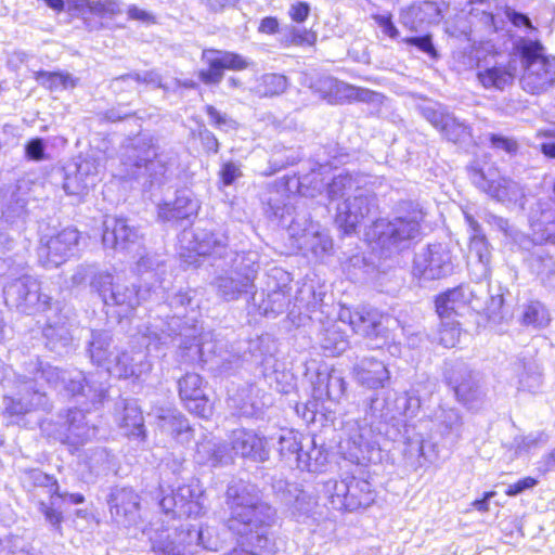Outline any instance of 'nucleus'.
Returning <instances> with one entry per match:
<instances>
[{
  "mask_svg": "<svg viewBox=\"0 0 555 555\" xmlns=\"http://www.w3.org/2000/svg\"><path fill=\"white\" fill-rule=\"evenodd\" d=\"M400 210L406 214L390 220L378 219L374 222L377 244L386 256L408 248L412 241L421 236V223L425 214L420 205L403 202L400 205Z\"/></svg>",
  "mask_w": 555,
  "mask_h": 555,
  "instance_id": "obj_7",
  "label": "nucleus"
},
{
  "mask_svg": "<svg viewBox=\"0 0 555 555\" xmlns=\"http://www.w3.org/2000/svg\"><path fill=\"white\" fill-rule=\"evenodd\" d=\"M232 461V455L228 447L216 440H205L197 444L196 462L211 467L228 465Z\"/></svg>",
  "mask_w": 555,
  "mask_h": 555,
  "instance_id": "obj_39",
  "label": "nucleus"
},
{
  "mask_svg": "<svg viewBox=\"0 0 555 555\" xmlns=\"http://www.w3.org/2000/svg\"><path fill=\"white\" fill-rule=\"evenodd\" d=\"M126 82L131 86L146 83L156 88L162 87V78L156 70L133 72L120 75L111 80L109 87L114 92L119 93L125 90L124 83Z\"/></svg>",
  "mask_w": 555,
  "mask_h": 555,
  "instance_id": "obj_49",
  "label": "nucleus"
},
{
  "mask_svg": "<svg viewBox=\"0 0 555 555\" xmlns=\"http://www.w3.org/2000/svg\"><path fill=\"white\" fill-rule=\"evenodd\" d=\"M528 220L533 242L555 244V199L540 198L531 206Z\"/></svg>",
  "mask_w": 555,
  "mask_h": 555,
  "instance_id": "obj_26",
  "label": "nucleus"
},
{
  "mask_svg": "<svg viewBox=\"0 0 555 555\" xmlns=\"http://www.w3.org/2000/svg\"><path fill=\"white\" fill-rule=\"evenodd\" d=\"M228 404L245 417H258L271 404L269 395L255 384H246L229 393Z\"/></svg>",
  "mask_w": 555,
  "mask_h": 555,
  "instance_id": "obj_27",
  "label": "nucleus"
},
{
  "mask_svg": "<svg viewBox=\"0 0 555 555\" xmlns=\"http://www.w3.org/2000/svg\"><path fill=\"white\" fill-rule=\"evenodd\" d=\"M421 112L423 117L449 141L465 143L472 139L470 127L448 113L441 105H426Z\"/></svg>",
  "mask_w": 555,
  "mask_h": 555,
  "instance_id": "obj_22",
  "label": "nucleus"
},
{
  "mask_svg": "<svg viewBox=\"0 0 555 555\" xmlns=\"http://www.w3.org/2000/svg\"><path fill=\"white\" fill-rule=\"evenodd\" d=\"M474 4L475 7L470 12L472 18L476 20L488 35L504 30L505 21L503 18L498 17L492 12L478 8V5L483 4V0H478Z\"/></svg>",
  "mask_w": 555,
  "mask_h": 555,
  "instance_id": "obj_55",
  "label": "nucleus"
},
{
  "mask_svg": "<svg viewBox=\"0 0 555 555\" xmlns=\"http://www.w3.org/2000/svg\"><path fill=\"white\" fill-rule=\"evenodd\" d=\"M357 382L370 389L384 388L390 379V372L384 362L374 358H363L353 366Z\"/></svg>",
  "mask_w": 555,
  "mask_h": 555,
  "instance_id": "obj_34",
  "label": "nucleus"
},
{
  "mask_svg": "<svg viewBox=\"0 0 555 555\" xmlns=\"http://www.w3.org/2000/svg\"><path fill=\"white\" fill-rule=\"evenodd\" d=\"M288 87L286 76L276 73L262 75L257 83V93L261 96H275L282 94Z\"/></svg>",
  "mask_w": 555,
  "mask_h": 555,
  "instance_id": "obj_54",
  "label": "nucleus"
},
{
  "mask_svg": "<svg viewBox=\"0 0 555 555\" xmlns=\"http://www.w3.org/2000/svg\"><path fill=\"white\" fill-rule=\"evenodd\" d=\"M324 491L330 505L335 511H357L365 508L374 502L372 485L364 479L349 477L344 480H328Z\"/></svg>",
  "mask_w": 555,
  "mask_h": 555,
  "instance_id": "obj_12",
  "label": "nucleus"
},
{
  "mask_svg": "<svg viewBox=\"0 0 555 555\" xmlns=\"http://www.w3.org/2000/svg\"><path fill=\"white\" fill-rule=\"evenodd\" d=\"M304 442L305 438H298L297 434L294 431H283L279 436V452L281 457L286 461L294 460L296 462V456L301 452Z\"/></svg>",
  "mask_w": 555,
  "mask_h": 555,
  "instance_id": "obj_57",
  "label": "nucleus"
},
{
  "mask_svg": "<svg viewBox=\"0 0 555 555\" xmlns=\"http://www.w3.org/2000/svg\"><path fill=\"white\" fill-rule=\"evenodd\" d=\"M152 367L151 362L147 359V352L144 350L118 352L111 360L105 371L91 373L95 376V379L102 382L108 389L106 379L109 375L117 376L119 378H127L130 376L141 377L142 375L150 372Z\"/></svg>",
  "mask_w": 555,
  "mask_h": 555,
  "instance_id": "obj_21",
  "label": "nucleus"
},
{
  "mask_svg": "<svg viewBox=\"0 0 555 555\" xmlns=\"http://www.w3.org/2000/svg\"><path fill=\"white\" fill-rule=\"evenodd\" d=\"M142 234L131 221L124 217L105 216L102 224V243L105 248L117 251L138 250Z\"/></svg>",
  "mask_w": 555,
  "mask_h": 555,
  "instance_id": "obj_19",
  "label": "nucleus"
},
{
  "mask_svg": "<svg viewBox=\"0 0 555 555\" xmlns=\"http://www.w3.org/2000/svg\"><path fill=\"white\" fill-rule=\"evenodd\" d=\"M193 250L201 256H209L215 259L232 257L228 250V237L222 233L202 232L195 234Z\"/></svg>",
  "mask_w": 555,
  "mask_h": 555,
  "instance_id": "obj_36",
  "label": "nucleus"
},
{
  "mask_svg": "<svg viewBox=\"0 0 555 555\" xmlns=\"http://www.w3.org/2000/svg\"><path fill=\"white\" fill-rule=\"evenodd\" d=\"M443 377L457 401L468 408H473L483 396L479 374L462 361L447 363Z\"/></svg>",
  "mask_w": 555,
  "mask_h": 555,
  "instance_id": "obj_16",
  "label": "nucleus"
},
{
  "mask_svg": "<svg viewBox=\"0 0 555 555\" xmlns=\"http://www.w3.org/2000/svg\"><path fill=\"white\" fill-rule=\"evenodd\" d=\"M395 404L399 413L405 418H412L416 416L421 408L418 390L412 387L410 390L398 396Z\"/></svg>",
  "mask_w": 555,
  "mask_h": 555,
  "instance_id": "obj_59",
  "label": "nucleus"
},
{
  "mask_svg": "<svg viewBox=\"0 0 555 555\" xmlns=\"http://www.w3.org/2000/svg\"><path fill=\"white\" fill-rule=\"evenodd\" d=\"M28 372L37 382L43 379L49 386L64 389L81 408L67 411L65 421L60 424L55 439L72 446L83 444L96 434L94 426L86 422V412L98 410L106 399V386L95 379L92 374L85 375L81 371H62L39 359L29 363Z\"/></svg>",
  "mask_w": 555,
  "mask_h": 555,
  "instance_id": "obj_2",
  "label": "nucleus"
},
{
  "mask_svg": "<svg viewBox=\"0 0 555 555\" xmlns=\"http://www.w3.org/2000/svg\"><path fill=\"white\" fill-rule=\"evenodd\" d=\"M214 55L218 60L222 70H242L250 65L248 59L234 52L214 50Z\"/></svg>",
  "mask_w": 555,
  "mask_h": 555,
  "instance_id": "obj_63",
  "label": "nucleus"
},
{
  "mask_svg": "<svg viewBox=\"0 0 555 555\" xmlns=\"http://www.w3.org/2000/svg\"><path fill=\"white\" fill-rule=\"evenodd\" d=\"M225 502L230 509L228 528L237 537V544L223 555H274L268 534L276 513L260 500L256 487L233 481L228 486Z\"/></svg>",
  "mask_w": 555,
  "mask_h": 555,
  "instance_id": "obj_3",
  "label": "nucleus"
},
{
  "mask_svg": "<svg viewBox=\"0 0 555 555\" xmlns=\"http://www.w3.org/2000/svg\"><path fill=\"white\" fill-rule=\"evenodd\" d=\"M122 415L119 420V426L128 437L144 440L145 427L144 418L135 400H121Z\"/></svg>",
  "mask_w": 555,
  "mask_h": 555,
  "instance_id": "obj_40",
  "label": "nucleus"
},
{
  "mask_svg": "<svg viewBox=\"0 0 555 555\" xmlns=\"http://www.w3.org/2000/svg\"><path fill=\"white\" fill-rule=\"evenodd\" d=\"M3 405L5 413L15 416L23 415L31 410L50 408L47 395L39 388H35L33 382H25L18 398L4 397Z\"/></svg>",
  "mask_w": 555,
  "mask_h": 555,
  "instance_id": "obj_31",
  "label": "nucleus"
},
{
  "mask_svg": "<svg viewBox=\"0 0 555 555\" xmlns=\"http://www.w3.org/2000/svg\"><path fill=\"white\" fill-rule=\"evenodd\" d=\"M320 296L321 294H319V297ZM317 297L318 295L315 294L312 286H305L299 289L297 296L295 297L294 306L298 307L299 310L305 308L307 312H314L320 306L319 301L322 300L321 298L318 299Z\"/></svg>",
  "mask_w": 555,
  "mask_h": 555,
  "instance_id": "obj_64",
  "label": "nucleus"
},
{
  "mask_svg": "<svg viewBox=\"0 0 555 555\" xmlns=\"http://www.w3.org/2000/svg\"><path fill=\"white\" fill-rule=\"evenodd\" d=\"M263 376L271 387L279 392L288 393L294 385V375L282 367L275 359L267 358L263 362Z\"/></svg>",
  "mask_w": 555,
  "mask_h": 555,
  "instance_id": "obj_47",
  "label": "nucleus"
},
{
  "mask_svg": "<svg viewBox=\"0 0 555 555\" xmlns=\"http://www.w3.org/2000/svg\"><path fill=\"white\" fill-rule=\"evenodd\" d=\"M232 450L236 455L255 462H264L269 459V449L263 436L255 430L237 428L231 435Z\"/></svg>",
  "mask_w": 555,
  "mask_h": 555,
  "instance_id": "obj_29",
  "label": "nucleus"
},
{
  "mask_svg": "<svg viewBox=\"0 0 555 555\" xmlns=\"http://www.w3.org/2000/svg\"><path fill=\"white\" fill-rule=\"evenodd\" d=\"M327 462V454L321 447H317L313 438L305 437L301 452L296 456L297 468L310 473L321 472Z\"/></svg>",
  "mask_w": 555,
  "mask_h": 555,
  "instance_id": "obj_41",
  "label": "nucleus"
},
{
  "mask_svg": "<svg viewBox=\"0 0 555 555\" xmlns=\"http://www.w3.org/2000/svg\"><path fill=\"white\" fill-rule=\"evenodd\" d=\"M3 298L9 308L22 313L31 314L51 310L52 298L41 293L39 281L26 273L4 283Z\"/></svg>",
  "mask_w": 555,
  "mask_h": 555,
  "instance_id": "obj_11",
  "label": "nucleus"
},
{
  "mask_svg": "<svg viewBox=\"0 0 555 555\" xmlns=\"http://www.w3.org/2000/svg\"><path fill=\"white\" fill-rule=\"evenodd\" d=\"M524 262L541 283L555 286V259L542 242H533L532 249H528Z\"/></svg>",
  "mask_w": 555,
  "mask_h": 555,
  "instance_id": "obj_32",
  "label": "nucleus"
},
{
  "mask_svg": "<svg viewBox=\"0 0 555 555\" xmlns=\"http://www.w3.org/2000/svg\"><path fill=\"white\" fill-rule=\"evenodd\" d=\"M517 373L516 386L519 390L535 391L541 385V374L533 362L519 361L515 363Z\"/></svg>",
  "mask_w": 555,
  "mask_h": 555,
  "instance_id": "obj_52",
  "label": "nucleus"
},
{
  "mask_svg": "<svg viewBox=\"0 0 555 555\" xmlns=\"http://www.w3.org/2000/svg\"><path fill=\"white\" fill-rule=\"evenodd\" d=\"M107 505L112 518L120 521L134 513L139 506L138 495L131 488L115 487L111 490L107 498Z\"/></svg>",
  "mask_w": 555,
  "mask_h": 555,
  "instance_id": "obj_35",
  "label": "nucleus"
},
{
  "mask_svg": "<svg viewBox=\"0 0 555 555\" xmlns=\"http://www.w3.org/2000/svg\"><path fill=\"white\" fill-rule=\"evenodd\" d=\"M430 421L434 434L444 442L454 444L462 438L464 422L457 409L439 405L434 411Z\"/></svg>",
  "mask_w": 555,
  "mask_h": 555,
  "instance_id": "obj_30",
  "label": "nucleus"
},
{
  "mask_svg": "<svg viewBox=\"0 0 555 555\" xmlns=\"http://www.w3.org/2000/svg\"><path fill=\"white\" fill-rule=\"evenodd\" d=\"M460 323L454 320L453 317L450 319H441L439 328V343L446 348H452L459 341L460 338Z\"/></svg>",
  "mask_w": 555,
  "mask_h": 555,
  "instance_id": "obj_62",
  "label": "nucleus"
},
{
  "mask_svg": "<svg viewBox=\"0 0 555 555\" xmlns=\"http://www.w3.org/2000/svg\"><path fill=\"white\" fill-rule=\"evenodd\" d=\"M89 280L90 287L95 292L105 306L117 307L119 313L128 315L141 302L164 299L173 312L167 320L158 319L149 322L139 328L140 344L146 350L158 349L160 346L176 344L183 350L192 351L204 362H212L222 373H230L241 366V357L231 353L225 345L217 339L212 332H204L197 320L194 289H178L170 292V281L157 279L155 283H145L137 288L128 284L118 275L107 270H101L93 264L80 266L73 275L76 284Z\"/></svg>",
  "mask_w": 555,
  "mask_h": 555,
  "instance_id": "obj_1",
  "label": "nucleus"
},
{
  "mask_svg": "<svg viewBox=\"0 0 555 555\" xmlns=\"http://www.w3.org/2000/svg\"><path fill=\"white\" fill-rule=\"evenodd\" d=\"M159 505L173 518L196 517L204 513L203 491L198 485H184L164 495Z\"/></svg>",
  "mask_w": 555,
  "mask_h": 555,
  "instance_id": "obj_20",
  "label": "nucleus"
},
{
  "mask_svg": "<svg viewBox=\"0 0 555 555\" xmlns=\"http://www.w3.org/2000/svg\"><path fill=\"white\" fill-rule=\"evenodd\" d=\"M122 178L140 180L143 184L162 185L169 181L178 164L173 155L159 153L154 139L139 134L129 140L121 154Z\"/></svg>",
  "mask_w": 555,
  "mask_h": 555,
  "instance_id": "obj_5",
  "label": "nucleus"
},
{
  "mask_svg": "<svg viewBox=\"0 0 555 555\" xmlns=\"http://www.w3.org/2000/svg\"><path fill=\"white\" fill-rule=\"evenodd\" d=\"M29 479L35 487L47 489L50 500L49 502L40 501L38 509L44 516L46 521L61 533V525L64 517L63 513L56 509L57 504L55 494H59V482L56 478L43 473L42 470L33 469L29 472Z\"/></svg>",
  "mask_w": 555,
  "mask_h": 555,
  "instance_id": "obj_28",
  "label": "nucleus"
},
{
  "mask_svg": "<svg viewBox=\"0 0 555 555\" xmlns=\"http://www.w3.org/2000/svg\"><path fill=\"white\" fill-rule=\"evenodd\" d=\"M101 165L92 158L86 157L74 165V169L66 171L63 189L68 195L83 196L100 181Z\"/></svg>",
  "mask_w": 555,
  "mask_h": 555,
  "instance_id": "obj_24",
  "label": "nucleus"
},
{
  "mask_svg": "<svg viewBox=\"0 0 555 555\" xmlns=\"http://www.w3.org/2000/svg\"><path fill=\"white\" fill-rule=\"evenodd\" d=\"M283 500L293 508V513L299 516L308 515L317 504L311 494L298 489L295 485H287L286 491L283 492Z\"/></svg>",
  "mask_w": 555,
  "mask_h": 555,
  "instance_id": "obj_50",
  "label": "nucleus"
},
{
  "mask_svg": "<svg viewBox=\"0 0 555 555\" xmlns=\"http://www.w3.org/2000/svg\"><path fill=\"white\" fill-rule=\"evenodd\" d=\"M515 73L516 67L512 62L506 64L495 63L492 66L479 69L477 77L485 88L503 90L506 86L513 82Z\"/></svg>",
  "mask_w": 555,
  "mask_h": 555,
  "instance_id": "obj_37",
  "label": "nucleus"
},
{
  "mask_svg": "<svg viewBox=\"0 0 555 555\" xmlns=\"http://www.w3.org/2000/svg\"><path fill=\"white\" fill-rule=\"evenodd\" d=\"M203 59L207 62L208 68L198 72V78L205 85H218L223 78V70L214 55V50H204Z\"/></svg>",
  "mask_w": 555,
  "mask_h": 555,
  "instance_id": "obj_60",
  "label": "nucleus"
},
{
  "mask_svg": "<svg viewBox=\"0 0 555 555\" xmlns=\"http://www.w3.org/2000/svg\"><path fill=\"white\" fill-rule=\"evenodd\" d=\"M550 440L548 434L543 430L532 431L526 436L514 438L513 444L517 454L529 453L545 446Z\"/></svg>",
  "mask_w": 555,
  "mask_h": 555,
  "instance_id": "obj_58",
  "label": "nucleus"
},
{
  "mask_svg": "<svg viewBox=\"0 0 555 555\" xmlns=\"http://www.w3.org/2000/svg\"><path fill=\"white\" fill-rule=\"evenodd\" d=\"M481 302L469 285H460L436 298V311L440 319L462 315L467 309L479 312Z\"/></svg>",
  "mask_w": 555,
  "mask_h": 555,
  "instance_id": "obj_23",
  "label": "nucleus"
},
{
  "mask_svg": "<svg viewBox=\"0 0 555 555\" xmlns=\"http://www.w3.org/2000/svg\"><path fill=\"white\" fill-rule=\"evenodd\" d=\"M519 321L525 326L535 330L543 328L550 322V313L542 302L530 301L521 307Z\"/></svg>",
  "mask_w": 555,
  "mask_h": 555,
  "instance_id": "obj_51",
  "label": "nucleus"
},
{
  "mask_svg": "<svg viewBox=\"0 0 555 555\" xmlns=\"http://www.w3.org/2000/svg\"><path fill=\"white\" fill-rule=\"evenodd\" d=\"M453 269L451 250L446 244H428L414 256L413 275L420 280H439L450 275Z\"/></svg>",
  "mask_w": 555,
  "mask_h": 555,
  "instance_id": "obj_15",
  "label": "nucleus"
},
{
  "mask_svg": "<svg viewBox=\"0 0 555 555\" xmlns=\"http://www.w3.org/2000/svg\"><path fill=\"white\" fill-rule=\"evenodd\" d=\"M80 234L75 228H65L52 236H42L37 248L39 262L46 268H56L74 256Z\"/></svg>",
  "mask_w": 555,
  "mask_h": 555,
  "instance_id": "obj_17",
  "label": "nucleus"
},
{
  "mask_svg": "<svg viewBox=\"0 0 555 555\" xmlns=\"http://www.w3.org/2000/svg\"><path fill=\"white\" fill-rule=\"evenodd\" d=\"M346 382L340 373L332 370L328 373H319L314 384V396L318 399L326 398L338 402L345 395Z\"/></svg>",
  "mask_w": 555,
  "mask_h": 555,
  "instance_id": "obj_38",
  "label": "nucleus"
},
{
  "mask_svg": "<svg viewBox=\"0 0 555 555\" xmlns=\"http://www.w3.org/2000/svg\"><path fill=\"white\" fill-rule=\"evenodd\" d=\"M206 383L196 373H186L178 380V391L184 406L193 414L208 417L211 412L208 397L205 393Z\"/></svg>",
  "mask_w": 555,
  "mask_h": 555,
  "instance_id": "obj_25",
  "label": "nucleus"
},
{
  "mask_svg": "<svg viewBox=\"0 0 555 555\" xmlns=\"http://www.w3.org/2000/svg\"><path fill=\"white\" fill-rule=\"evenodd\" d=\"M465 222L470 231V244L469 251L472 255L478 258V261L483 267V271L487 270L490 263V250L489 244L482 232L481 225L478 221L467 211H464Z\"/></svg>",
  "mask_w": 555,
  "mask_h": 555,
  "instance_id": "obj_44",
  "label": "nucleus"
},
{
  "mask_svg": "<svg viewBox=\"0 0 555 555\" xmlns=\"http://www.w3.org/2000/svg\"><path fill=\"white\" fill-rule=\"evenodd\" d=\"M339 322L348 324L356 334L372 341V348H379L389 339L388 324L390 318L377 309L359 307L354 310L343 307L338 314Z\"/></svg>",
  "mask_w": 555,
  "mask_h": 555,
  "instance_id": "obj_13",
  "label": "nucleus"
},
{
  "mask_svg": "<svg viewBox=\"0 0 555 555\" xmlns=\"http://www.w3.org/2000/svg\"><path fill=\"white\" fill-rule=\"evenodd\" d=\"M201 205L190 190H179L173 202L158 205V217L164 221L190 219L197 215Z\"/></svg>",
  "mask_w": 555,
  "mask_h": 555,
  "instance_id": "obj_33",
  "label": "nucleus"
},
{
  "mask_svg": "<svg viewBox=\"0 0 555 555\" xmlns=\"http://www.w3.org/2000/svg\"><path fill=\"white\" fill-rule=\"evenodd\" d=\"M88 352L91 361L105 371L114 358L112 350V336L107 331H92Z\"/></svg>",
  "mask_w": 555,
  "mask_h": 555,
  "instance_id": "obj_45",
  "label": "nucleus"
},
{
  "mask_svg": "<svg viewBox=\"0 0 555 555\" xmlns=\"http://www.w3.org/2000/svg\"><path fill=\"white\" fill-rule=\"evenodd\" d=\"M75 9L82 14H92L100 18L112 20L122 13L120 0H76Z\"/></svg>",
  "mask_w": 555,
  "mask_h": 555,
  "instance_id": "obj_46",
  "label": "nucleus"
},
{
  "mask_svg": "<svg viewBox=\"0 0 555 555\" xmlns=\"http://www.w3.org/2000/svg\"><path fill=\"white\" fill-rule=\"evenodd\" d=\"M151 548L156 555H186V546L199 545L205 550L217 552L222 547V540L214 527L185 526L180 531L169 528L153 529L149 533Z\"/></svg>",
  "mask_w": 555,
  "mask_h": 555,
  "instance_id": "obj_8",
  "label": "nucleus"
},
{
  "mask_svg": "<svg viewBox=\"0 0 555 555\" xmlns=\"http://www.w3.org/2000/svg\"><path fill=\"white\" fill-rule=\"evenodd\" d=\"M479 311H483L489 321L493 323H501L508 319L509 315L504 307V296L501 287L489 295V299L485 306L481 305Z\"/></svg>",
  "mask_w": 555,
  "mask_h": 555,
  "instance_id": "obj_56",
  "label": "nucleus"
},
{
  "mask_svg": "<svg viewBox=\"0 0 555 555\" xmlns=\"http://www.w3.org/2000/svg\"><path fill=\"white\" fill-rule=\"evenodd\" d=\"M37 80L51 90L74 88L76 85L72 75L62 72H39Z\"/></svg>",
  "mask_w": 555,
  "mask_h": 555,
  "instance_id": "obj_61",
  "label": "nucleus"
},
{
  "mask_svg": "<svg viewBox=\"0 0 555 555\" xmlns=\"http://www.w3.org/2000/svg\"><path fill=\"white\" fill-rule=\"evenodd\" d=\"M388 420L385 399L372 397L365 416L357 423V429L350 433L349 443L354 448L351 456L358 462L371 461L372 453L378 451V437L382 435L384 423Z\"/></svg>",
  "mask_w": 555,
  "mask_h": 555,
  "instance_id": "obj_10",
  "label": "nucleus"
},
{
  "mask_svg": "<svg viewBox=\"0 0 555 555\" xmlns=\"http://www.w3.org/2000/svg\"><path fill=\"white\" fill-rule=\"evenodd\" d=\"M469 178L474 185L487 193L491 198L507 204H520L525 197L524 188L516 181L502 177L496 168L476 167L469 169Z\"/></svg>",
  "mask_w": 555,
  "mask_h": 555,
  "instance_id": "obj_14",
  "label": "nucleus"
},
{
  "mask_svg": "<svg viewBox=\"0 0 555 555\" xmlns=\"http://www.w3.org/2000/svg\"><path fill=\"white\" fill-rule=\"evenodd\" d=\"M231 268L222 270L212 281V286L216 288L218 297L225 301H233L243 296L250 295L256 305L254 281L259 264L251 255L231 257Z\"/></svg>",
  "mask_w": 555,
  "mask_h": 555,
  "instance_id": "obj_9",
  "label": "nucleus"
},
{
  "mask_svg": "<svg viewBox=\"0 0 555 555\" xmlns=\"http://www.w3.org/2000/svg\"><path fill=\"white\" fill-rule=\"evenodd\" d=\"M162 428L180 443H188L193 438V428L189 420L179 411H168L159 415Z\"/></svg>",
  "mask_w": 555,
  "mask_h": 555,
  "instance_id": "obj_43",
  "label": "nucleus"
},
{
  "mask_svg": "<svg viewBox=\"0 0 555 555\" xmlns=\"http://www.w3.org/2000/svg\"><path fill=\"white\" fill-rule=\"evenodd\" d=\"M513 53L522 67L520 86L530 94L547 92L555 83V57L546 55L539 39L518 37L513 42Z\"/></svg>",
  "mask_w": 555,
  "mask_h": 555,
  "instance_id": "obj_6",
  "label": "nucleus"
},
{
  "mask_svg": "<svg viewBox=\"0 0 555 555\" xmlns=\"http://www.w3.org/2000/svg\"><path fill=\"white\" fill-rule=\"evenodd\" d=\"M291 296L284 287H278L270 292L267 298L259 304V311L267 318H275L288 307Z\"/></svg>",
  "mask_w": 555,
  "mask_h": 555,
  "instance_id": "obj_53",
  "label": "nucleus"
},
{
  "mask_svg": "<svg viewBox=\"0 0 555 555\" xmlns=\"http://www.w3.org/2000/svg\"><path fill=\"white\" fill-rule=\"evenodd\" d=\"M438 9L433 2L413 4L401 13L402 23L413 30H417L425 23L436 20Z\"/></svg>",
  "mask_w": 555,
  "mask_h": 555,
  "instance_id": "obj_48",
  "label": "nucleus"
},
{
  "mask_svg": "<svg viewBox=\"0 0 555 555\" xmlns=\"http://www.w3.org/2000/svg\"><path fill=\"white\" fill-rule=\"evenodd\" d=\"M46 326L43 327V336L47 340V347L57 353L63 354L68 351L73 341V327L75 318L69 308L53 307L48 310Z\"/></svg>",
  "mask_w": 555,
  "mask_h": 555,
  "instance_id": "obj_18",
  "label": "nucleus"
},
{
  "mask_svg": "<svg viewBox=\"0 0 555 555\" xmlns=\"http://www.w3.org/2000/svg\"><path fill=\"white\" fill-rule=\"evenodd\" d=\"M318 341L325 356H339L349 347V340L339 323L334 322L324 327L318 336Z\"/></svg>",
  "mask_w": 555,
  "mask_h": 555,
  "instance_id": "obj_42",
  "label": "nucleus"
},
{
  "mask_svg": "<svg viewBox=\"0 0 555 555\" xmlns=\"http://www.w3.org/2000/svg\"><path fill=\"white\" fill-rule=\"evenodd\" d=\"M366 183L365 176L349 172L339 173L325 183L313 171L299 180V193L314 197L326 188L331 202L343 199L337 205L335 222L345 234H350L359 223L377 211V197L367 189Z\"/></svg>",
  "mask_w": 555,
  "mask_h": 555,
  "instance_id": "obj_4",
  "label": "nucleus"
}]
</instances>
